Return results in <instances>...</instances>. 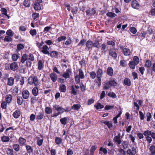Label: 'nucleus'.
<instances>
[{
  "instance_id": "1",
  "label": "nucleus",
  "mask_w": 155,
  "mask_h": 155,
  "mask_svg": "<svg viewBox=\"0 0 155 155\" xmlns=\"http://www.w3.org/2000/svg\"><path fill=\"white\" fill-rule=\"evenodd\" d=\"M28 82L30 85L37 86L39 85V80L36 76H30L28 79Z\"/></svg>"
},
{
  "instance_id": "2",
  "label": "nucleus",
  "mask_w": 155,
  "mask_h": 155,
  "mask_svg": "<svg viewBox=\"0 0 155 155\" xmlns=\"http://www.w3.org/2000/svg\"><path fill=\"white\" fill-rule=\"evenodd\" d=\"M53 109L54 110L57 111L58 112L53 114L52 116L53 117H56L64 112V109L58 105L55 104L53 105Z\"/></svg>"
},
{
  "instance_id": "3",
  "label": "nucleus",
  "mask_w": 155,
  "mask_h": 155,
  "mask_svg": "<svg viewBox=\"0 0 155 155\" xmlns=\"http://www.w3.org/2000/svg\"><path fill=\"white\" fill-rule=\"evenodd\" d=\"M97 80L96 82L97 83L98 86H100L101 83V78L103 74L102 70L100 68H98L96 72Z\"/></svg>"
},
{
  "instance_id": "4",
  "label": "nucleus",
  "mask_w": 155,
  "mask_h": 155,
  "mask_svg": "<svg viewBox=\"0 0 155 155\" xmlns=\"http://www.w3.org/2000/svg\"><path fill=\"white\" fill-rule=\"evenodd\" d=\"M112 57L113 59H116L117 56V49L114 48H110L109 50V56Z\"/></svg>"
},
{
  "instance_id": "5",
  "label": "nucleus",
  "mask_w": 155,
  "mask_h": 155,
  "mask_svg": "<svg viewBox=\"0 0 155 155\" xmlns=\"http://www.w3.org/2000/svg\"><path fill=\"white\" fill-rule=\"evenodd\" d=\"M120 134H118L117 136H115L113 139L114 142L117 145H120L121 143V140L120 138Z\"/></svg>"
},
{
  "instance_id": "6",
  "label": "nucleus",
  "mask_w": 155,
  "mask_h": 155,
  "mask_svg": "<svg viewBox=\"0 0 155 155\" xmlns=\"http://www.w3.org/2000/svg\"><path fill=\"white\" fill-rule=\"evenodd\" d=\"M71 73V70L70 69H68L66 70V71L63 73L62 76L66 79L69 78L70 76Z\"/></svg>"
},
{
  "instance_id": "7",
  "label": "nucleus",
  "mask_w": 155,
  "mask_h": 155,
  "mask_svg": "<svg viewBox=\"0 0 155 155\" xmlns=\"http://www.w3.org/2000/svg\"><path fill=\"white\" fill-rule=\"evenodd\" d=\"M120 48L122 49L123 52L125 56H128L132 54V51L129 49L126 48H122V47H120Z\"/></svg>"
},
{
  "instance_id": "8",
  "label": "nucleus",
  "mask_w": 155,
  "mask_h": 155,
  "mask_svg": "<svg viewBox=\"0 0 155 155\" xmlns=\"http://www.w3.org/2000/svg\"><path fill=\"white\" fill-rule=\"evenodd\" d=\"M137 153L136 149L133 147L131 149H128L127 151V153L128 155H135Z\"/></svg>"
},
{
  "instance_id": "9",
  "label": "nucleus",
  "mask_w": 155,
  "mask_h": 155,
  "mask_svg": "<svg viewBox=\"0 0 155 155\" xmlns=\"http://www.w3.org/2000/svg\"><path fill=\"white\" fill-rule=\"evenodd\" d=\"M10 68L11 70L15 71L18 70V67L17 62H13L10 64Z\"/></svg>"
},
{
  "instance_id": "10",
  "label": "nucleus",
  "mask_w": 155,
  "mask_h": 155,
  "mask_svg": "<svg viewBox=\"0 0 155 155\" xmlns=\"http://www.w3.org/2000/svg\"><path fill=\"white\" fill-rule=\"evenodd\" d=\"M30 95L29 91L27 90H24L22 93V96L23 98L25 99H28Z\"/></svg>"
},
{
  "instance_id": "11",
  "label": "nucleus",
  "mask_w": 155,
  "mask_h": 155,
  "mask_svg": "<svg viewBox=\"0 0 155 155\" xmlns=\"http://www.w3.org/2000/svg\"><path fill=\"white\" fill-rule=\"evenodd\" d=\"M131 5L132 8L135 9H138L140 5L136 0H133L131 2Z\"/></svg>"
},
{
  "instance_id": "12",
  "label": "nucleus",
  "mask_w": 155,
  "mask_h": 155,
  "mask_svg": "<svg viewBox=\"0 0 155 155\" xmlns=\"http://www.w3.org/2000/svg\"><path fill=\"white\" fill-rule=\"evenodd\" d=\"M49 48L46 45H45L42 47L41 51L45 54H49L50 53L49 51Z\"/></svg>"
},
{
  "instance_id": "13",
  "label": "nucleus",
  "mask_w": 155,
  "mask_h": 155,
  "mask_svg": "<svg viewBox=\"0 0 155 155\" xmlns=\"http://www.w3.org/2000/svg\"><path fill=\"white\" fill-rule=\"evenodd\" d=\"M49 77L53 82H55L58 79V77L57 74L54 72L51 73Z\"/></svg>"
},
{
  "instance_id": "14",
  "label": "nucleus",
  "mask_w": 155,
  "mask_h": 155,
  "mask_svg": "<svg viewBox=\"0 0 155 155\" xmlns=\"http://www.w3.org/2000/svg\"><path fill=\"white\" fill-rule=\"evenodd\" d=\"M124 149H127L129 148L130 144L129 142L127 141H123L120 145Z\"/></svg>"
},
{
  "instance_id": "15",
  "label": "nucleus",
  "mask_w": 155,
  "mask_h": 155,
  "mask_svg": "<svg viewBox=\"0 0 155 155\" xmlns=\"http://www.w3.org/2000/svg\"><path fill=\"white\" fill-rule=\"evenodd\" d=\"M44 61L42 60H39L38 61V70H41L44 67Z\"/></svg>"
},
{
  "instance_id": "16",
  "label": "nucleus",
  "mask_w": 155,
  "mask_h": 155,
  "mask_svg": "<svg viewBox=\"0 0 155 155\" xmlns=\"http://www.w3.org/2000/svg\"><path fill=\"white\" fill-rule=\"evenodd\" d=\"M6 102L8 104L11 103V101L12 100V96L11 94L7 95L5 97Z\"/></svg>"
},
{
  "instance_id": "17",
  "label": "nucleus",
  "mask_w": 155,
  "mask_h": 155,
  "mask_svg": "<svg viewBox=\"0 0 155 155\" xmlns=\"http://www.w3.org/2000/svg\"><path fill=\"white\" fill-rule=\"evenodd\" d=\"M93 43L91 41H87L86 43V47L88 50H91L93 47Z\"/></svg>"
},
{
  "instance_id": "18",
  "label": "nucleus",
  "mask_w": 155,
  "mask_h": 155,
  "mask_svg": "<svg viewBox=\"0 0 155 155\" xmlns=\"http://www.w3.org/2000/svg\"><path fill=\"white\" fill-rule=\"evenodd\" d=\"M28 60V55L26 54H23L22 55L20 61L22 63H24L26 61Z\"/></svg>"
},
{
  "instance_id": "19",
  "label": "nucleus",
  "mask_w": 155,
  "mask_h": 155,
  "mask_svg": "<svg viewBox=\"0 0 155 155\" xmlns=\"http://www.w3.org/2000/svg\"><path fill=\"white\" fill-rule=\"evenodd\" d=\"M35 86L32 90V94L34 96H37L39 94V90L38 87Z\"/></svg>"
},
{
  "instance_id": "20",
  "label": "nucleus",
  "mask_w": 155,
  "mask_h": 155,
  "mask_svg": "<svg viewBox=\"0 0 155 155\" xmlns=\"http://www.w3.org/2000/svg\"><path fill=\"white\" fill-rule=\"evenodd\" d=\"M14 79L12 77L8 78V79L7 85L9 86H12L13 85L14 82Z\"/></svg>"
},
{
  "instance_id": "21",
  "label": "nucleus",
  "mask_w": 155,
  "mask_h": 155,
  "mask_svg": "<svg viewBox=\"0 0 155 155\" xmlns=\"http://www.w3.org/2000/svg\"><path fill=\"white\" fill-rule=\"evenodd\" d=\"M20 110H17L13 113L12 116L15 118H18L20 116Z\"/></svg>"
},
{
  "instance_id": "22",
  "label": "nucleus",
  "mask_w": 155,
  "mask_h": 155,
  "mask_svg": "<svg viewBox=\"0 0 155 155\" xmlns=\"http://www.w3.org/2000/svg\"><path fill=\"white\" fill-rule=\"evenodd\" d=\"M19 144L21 146H23L25 145V143L26 142V140L25 139L20 137L18 140Z\"/></svg>"
},
{
  "instance_id": "23",
  "label": "nucleus",
  "mask_w": 155,
  "mask_h": 155,
  "mask_svg": "<svg viewBox=\"0 0 155 155\" xmlns=\"http://www.w3.org/2000/svg\"><path fill=\"white\" fill-rule=\"evenodd\" d=\"M25 148L28 153L30 154L33 152V148L30 146L26 145L25 146Z\"/></svg>"
},
{
  "instance_id": "24",
  "label": "nucleus",
  "mask_w": 155,
  "mask_h": 155,
  "mask_svg": "<svg viewBox=\"0 0 155 155\" xmlns=\"http://www.w3.org/2000/svg\"><path fill=\"white\" fill-rule=\"evenodd\" d=\"M19 53H15L13 54L12 56V60L14 62L16 61L19 58Z\"/></svg>"
},
{
  "instance_id": "25",
  "label": "nucleus",
  "mask_w": 155,
  "mask_h": 155,
  "mask_svg": "<svg viewBox=\"0 0 155 155\" xmlns=\"http://www.w3.org/2000/svg\"><path fill=\"white\" fill-rule=\"evenodd\" d=\"M11 91L13 95L15 96L17 95L18 91V87L16 86L14 87L13 88L11 89Z\"/></svg>"
},
{
  "instance_id": "26",
  "label": "nucleus",
  "mask_w": 155,
  "mask_h": 155,
  "mask_svg": "<svg viewBox=\"0 0 155 155\" xmlns=\"http://www.w3.org/2000/svg\"><path fill=\"white\" fill-rule=\"evenodd\" d=\"M59 90L61 92L65 93L67 90L66 86L64 84H61L59 86Z\"/></svg>"
},
{
  "instance_id": "27",
  "label": "nucleus",
  "mask_w": 155,
  "mask_h": 155,
  "mask_svg": "<svg viewBox=\"0 0 155 155\" xmlns=\"http://www.w3.org/2000/svg\"><path fill=\"white\" fill-rule=\"evenodd\" d=\"M70 90V92L73 95H76L77 94V91L75 89L74 85H72L71 86Z\"/></svg>"
},
{
  "instance_id": "28",
  "label": "nucleus",
  "mask_w": 155,
  "mask_h": 155,
  "mask_svg": "<svg viewBox=\"0 0 155 155\" xmlns=\"http://www.w3.org/2000/svg\"><path fill=\"white\" fill-rule=\"evenodd\" d=\"M23 102V99L21 97L18 96L17 98V102L19 105L22 104Z\"/></svg>"
},
{
  "instance_id": "29",
  "label": "nucleus",
  "mask_w": 155,
  "mask_h": 155,
  "mask_svg": "<svg viewBox=\"0 0 155 155\" xmlns=\"http://www.w3.org/2000/svg\"><path fill=\"white\" fill-rule=\"evenodd\" d=\"M103 123L108 127V128L111 129L113 127L112 124L111 122L107 121L103 122Z\"/></svg>"
},
{
  "instance_id": "30",
  "label": "nucleus",
  "mask_w": 155,
  "mask_h": 155,
  "mask_svg": "<svg viewBox=\"0 0 155 155\" xmlns=\"http://www.w3.org/2000/svg\"><path fill=\"white\" fill-rule=\"evenodd\" d=\"M34 8L36 10H39L41 9V7L39 3L35 2Z\"/></svg>"
},
{
  "instance_id": "31",
  "label": "nucleus",
  "mask_w": 155,
  "mask_h": 155,
  "mask_svg": "<svg viewBox=\"0 0 155 155\" xmlns=\"http://www.w3.org/2000/svg\"><path fill=\"white\" fill-rule=\"evenodd\" d=\"M45 112L48 114H51L52 112L51 108L48 107H46L45 108Z\"/></svg>"
},
{
  "instance_id": "32",
  "label": "nucleus",
  "mask_w": 155,
  "mask_h": 155,
  "mask_svg": "<svg viewBox=\"0 0 155 155\" xmlns=\"http://www.w3.org/2000/svg\"><path fill=\"white\" fill-rule=\"evenodd\" d=\"M113 73V70L112 68L108 67L107 70V74L110 76H112Z\"/></svg>"
},
{
  "instance_id": "33",
  "label": "nucleus",
  "mask_w": 155,
  "mask_h": 155,
  "mask_svg": "<svg viewBox=\"0 0 155 155\" xmlns=\"http://www.w3.org/2000/svg\"><path fill=\"white\" fill-rule=\"evenodd\" d=\"M44 117V116L43 115V113L41 112H40L38 114L37 116L36 119L37 120H41Z\"/></svg>"
},
{
  "instance_id": "34",
  "label": "nucleus",
  "mask_w": 155,
  "mask_h": 155,
  "mask_svg": "<svg viewBox=\"0 0 155 155\" xmlns=\"http://www.w3.org/2000/svg\"><path fill=\"white\" fill-rule=\"evenodd\" d=\"M124 84L128 86H130L131 85V83L129 79L127 78H125L124 80Z\"/></svg>"
},
{
  "instance_id": "35",
  "label": "nucleus",
  "mask_w": 155,
  "mask_h": 155,
  "mask_svg": "<svg viewBox=\"0 0 155 155\" xmlns=\"http://www.w3.org/2000/svg\"><path fill=\"white\" fill-rule=\"evenodd\" d=\"M86 13L87 15H93L95 14L96 11L94 9L92 8L91 11H87Z\"/></svg>"
},
{
  "instance_id": "36",
  "label": "nucleus",
  "mask_w": 155,
  "mask_h": 155,
  "mask_svg": "<svg viewBox=\"0 0 155 155\" xmlns=\"http://www.w3.org/2000/svg\"><path fill=\"white\" fill-rule=\"evenodd\" d=\"M62 139L60 137H56L55 140V142L56 144H60L62 142Z\"/></svg>"
},
{
  "instance_id": "37",
  "label": "nucleus",
  "mask_w": 155,
  "mask_h": 155,
  "mask_svg": "<svg viewBox=\"0 0 155 155\" xmlns=\"http://www.w3.org/2000/svg\"><path fill=\"white\" fill-rule=\"evenodd\" d=\"M81 107V105L79 104H74L72 107L71 108L74 110H78Z\"/></svg>"
},
{
  "instance_id": "38",
  "label": "nucleus",
  "mask_w": 155,
  "mask_h": 155,
  "mask_svg": "<svg viewBox=\"0 0 155 155\" xmlns=\"http://www.w3.org/2000/svg\"><path fill=\"white\" fill-rule=\"evenodd\" d=\"M13 148L16 152H18L20 150V146L18 144H15L13 145Z\"/></svg>"
},
{
  "instance_id": "39",
  "label": "nucleus",
  "mask_w": 155,
  "mask_h": 155,
  "mask_svg": "<svg viewBox=\"0 0 155 155\" xmlns=\"http://www.w3.org/2000/svg\"><path fill=\"white\" fill-rule=\"evenodd\" d=\"M94 106L96 108L97 110L102 109L104 107L103 105L101 104L100 103L98 102L97 103L96 105H95Z\"/></svg>"
},
{
  "instance_id": "40",
  "label": "nucleus",
  "mask_w": 155,
  "mask_h": 155,
  "mask_svg": "<svg viewBox=\"0 0 155 155\" xmlns=\"http://www.w3.org/2000/svg\"><path fill=\"white\" fill-rule=\"evenodd\" d=\"M132 61L136 64H138L139 62V58L137 56H134L133 58V60Z\"/></svg>"
},
{
  "instance_id": "41",
  "label": "nucleus",
  "mask_w": 155,
  "mask_h": 155,
  "mask_svg": "<svg viewBox=\"0 0 155 155\" xmlns=\"http://www.w3.org/2000/svg\"><path fill=\"white\" fill-rule=\"evenodd\" d=\"M50 54L52 58L57 57L58 54V53L55 51H53L51 52Z\"/></svg>"
},
{
  "instance_id": "42",
  "label": "nucleus",
  "mask_w": 155,
  "mask_h": 155,
  "mask_svg": "<svg viewBox=\"0 0 155 155\" xmlns=\"http://www.w3.org/2000/svg\"><path fill=\"white\" fill-rule=\"evenodd\" d=\"M30 2L29 0H25L23 4L24 6L26 7H29L30 6Z\"/></svg>"
},
{
  "instance_id": "43",
  "label": "nucleus",
  "mask_w": 155,
  "mask_h": 155,
  "mask_svg": "<svg viewBox=\"0 0 155 155\" xmlns=\"http://www.w3.org/2000/svg\"><path fill=\"white\" fill-rule=\"evenodd\" d=\"M2 141L4 142H7L9 141L10 138L9 137L4 136L1 137Z\"/></svg>"
},
{
  "instance_id": "44",
  "label": "nucleus",
  "mask_w": 155,
  "mask_h": 155,
  "mask_svg": "<svg viewBox=\"0 0 155 155\" xmlns=\"http://www.w3.org/2000/svg\"><path fill=\"white\" fill-rule=\"evenodd\" d=\"M35 58L33 54L30 53L28 55V60L33 61H34Z\"/></svg>"
},
{
  "instance_id": "45",
  "label": "nucleus",
  "mask_w": 155,
  "mask_h": 155,
  "mask_svg": "<svg viewBox=\"0 0 155 155\" xmlns=\"http://www.w3.org/2000/svg\"><path fill=\"white\" fill-rule=\"evenodd\" d=\"M6 34L8 36L10 37H12L14 35V33L11 29L7 30Z\"/></svg>"
},
{
  "instance_id": "46",
  "label": "nucleus",
  "mask_w": 155,
  "mask_h": 155,
  "mask_svg": "<svg viewBox=\"0 0 155 155\" xmlns=\"http://www.w3.org/2000/svg\"><path fill=\"white\" fill-rule=\"evenodd\" d=\"M6 153L8 155H13L14 153V151L12 149L8 148L6 151Z\"/></svg>"
},
{
  "instance_id": "47",
  "label": "nucleus",
  "mask_w": 155,
  "mask_h": 155,
  "mask_svg": "<svg viewBox=\"0 0 155 155\" xmlns=\"http://www.w3.org/2000/svg\"><path fill=\"white\" fill-rule=\"evenodd\" d=\"M72 42L71 39L70 37L63 43L67 46H68L70 45L71 44Z\"/></svg>"
},
{
  "instance_id": "48",
  "label": "nucleus",
  "mask_w": 155,
  "mask_h": 155,
  "mask_svg": "<svg viewBox=\"0 0 155 155\" xmlns=\"http://www.w3.org/2000/svg\"><path fill=\"white\" fill-rule=\"evenodd\" d=\"M36 97H32L31 98L30 102L31 104H34L36 102L37 100V98Z\"/></svg>"
},
{
  "instance_id": "49",
  "label": "nucleus",
  "mask_w": 155,
  "mask_h": 155,
  "mask_svg": "<svg viewBox=\"0 0 155 155\" xmlns=\"http://www.w3.org/2000/svg\"><path fill=\"white\" fill-rule=\"evenodd\" d=\"M136 64H135L132 61H130L129 62V66L130 68L133 69H134L135 68V65Z\"/></svg>"
},
{
  "instance_id": "50",
  "label": "nucleus",
  "mask_w": 155,
  "mask_h": 155,
  "mask_svg": "<svg viewBox=\"0 0 155 155\" xmlns=\"http://www.w3.org/2000/svg\"><path fill=\"white\" fill-rule=\"evenodd\" d=\"M67 118L64 117L63 118H61L60 120V122L61 124L65 125L67 124Z\"/></svg>"
},
{
  "instance_id": "51",
  "label": "nucleus",
  "mask_w": 155,
  "mask_h": 155,
  "mask_svg": "<svg viewBox=\"0 0 155 155\" xmlns=\"http://www.w3.org/2000/svg\"><path fill=\"white\" fill-rule=\"evenodd\" d=\"M97 147L96 146H92L91 148L90 152L91 153V155H93L95 150L97 149Z\"/></svg>"
},
{
  "instance_id": "52",
  "label": "nucleus",
  "mask_w": 155,
  "mask_h": 155,
  "mask_svg": "<svg viewBox=\"0 0 155 155\" xmlns=\"http://www.w3.org/2000/svg\"><path fill=\"white\" fill-rule=\"evenodd\" d=\"M30 34L32 36H33L37 35V31L35 29H31L29 31Z\"/></svg>"
},
{
  "instance_id": "53",
  "label": "nucleus",
  "mask_w": 155,
  "mask_h": 155,
  "mask_svg": "<svg viewBox=\"0 0 155 155\" xmlns=\"http://www.w3.org/2000/svg\"><path fill=\"white\" fill-rule=\"evenodd\" d=\"M149 150L151 153L153 154H155V146L153 145L151 146Z\"/></svg>"
},
{
  "instance_id": "54",
  "label": "nucleus",
  "mask_w": 155,
  "mask_h": 155,
  "mask_svg": "<svg viewBox=\"0 0 155 155\" xmlns=\"http://www.w3.org/2000/svg\"><path fill=\"white\" fill-rule=\"evenodd\" d=\"M111 86H116L117 83L113 79H111L109 82Z\"/></svg>"
},
{
  "instance_id": "55",
  "label": "nucleus",
  "mask_w": 155,
  "mask_h": 155,
  "mask_svg": "<svg viewBox=\"0 0 155 155\" xmlns=\"http://www.w3.org/2000/svg\"><path fill=\"white\" fill-rule=\"evenodd\" d=\"M79 77L81 79H83L84 78V72L81 69H79Z\"/></svg>"
},
{
  "instance_id": "56",
  "label": "nucleus",
  "mask_w": 155,
  "mask_h": 155,
  "mask_svg": "<svg viewBox=\"0 0 155 155\" xmlns=\"http://www.w3.org/2000/svg\"><path fill=\"white\" fill-rule=\"evenodd\" d=\"M8 104L5 101H3L1 104V107L3 109H5L7 108V104Z\"/></svg>"
},
{
  "instance_id": "57",
  "label": "nucleus",
  "mask_w": 155,
  "mask_h": 155,
  "mask_svg": "<svg viewBox=\"0 0 155 155\" xmlns=\"http://www.w3.org/2000/svg\"><path fill=\"white\" fill-rule=\"evenodd\" d=\"M110 86L109 82H107L104 84L103 89L104 90L108 89Z\"/></svg>"
},
{
  "instance_id": "58",
  "label": "nucleus",
  "mask_w": 155,
  "mask_h": 155,
  "mask_svg": "<svg viewBox=\"0 0 155 155\" xmlns=\"http://www.w3.org/2000/svg\"><path fill=\"white\" fill-rule=\"evenodd\" d=\"M11 37L8 36H5L4 39V41L6 42H10L12 41V39Z\"/></svg>"
},
{
  "instance_id": "59",
  "label": "nucleus",
  "mask_w": 155,
  "mask_h": 155,
  "mask_svg": "<svg viewBox=\"0 0 155 155\" xmlns=\"http://www.w3.org/2000/svg\"><path fill=\"white\" fill-rule=\"evenodd\" d=\"M37 138H38V139L37 142V144L38 146H41L42 144L43 140V139H40L38 137H37Z\"/></svg>"
},
{
  "instance_id": "60",
  "label": "nucleus",
  "mask_w": 155,
  "mask_h": 155,
  "mask_svg": "<svg viewBox=\"0 0 155 155\" xmlns=\"http://www.w3.org/2000/svg\"><path fill=\"white\" fill-rule=\"evenodd\" d=\"M151 132L149 130H147L144 131L143 134V135L145 136H149L150 135H151Z\"/></svg>"
},
{
  "instance_id": "61",
  "label": "nucleus",
  "mask_w": 155,
  "mask_h": 155,
  "mask_svg": "<svg viewBox=\"0 0 155 155\" xmlns=\"http://www.w3.org/2000/svg\"><path fill=\"white\" fill-rule=\"evenodd\" d=\"M107 15L110 18H113L116 15L114 13L109 12L107 14Z\"/></svg>"
},
{
  "instance_id": "62",
  "label": "nucleus",
  "mask_w": 155,
  "mask_h": 155,
  "mask_svg": "<svg viewBox=\"0 0 155 155\" xmlns=\"http://www.w3.org/2000/svg\"><path fill=\"white\" fill-rule=\"evenodd\" d=\"M100 151H102L104 154H105L107 153V150L106 148H103V147H101L99 149Z\"/></svg>"
},
{
  "instance_id": "63",
  "label": "nucleus",
  "mask_w": 155,
  "mask_h": 155,
  "mask_svg": "<svg viewBox=\"0 0 155 155\" xmlns=\"http://www.w3.org/2000/svg\"><path fill=\"white\" fill-rule=\"evenodd\" d=\"M120 65L123 67H125L127 65V63L126 61L123 60L120 61Z\"/></svg>"
},
{
  "instance_id": "64",
  "label": "nucleus",
  "mask_w": 155,
  "mask_h": 155,
  "mask_svg": "<svg viewBox=\"0 0 155 155\" xmlns=\"http://www.w3.org/2000/svg\"><path fill=\"white\" fill-rule=\"evenodd\" d=\"M27 28L26 26L21 25L19 28V30L22 31H25L27 30Z\"/></svg>"
}]
</instances>
